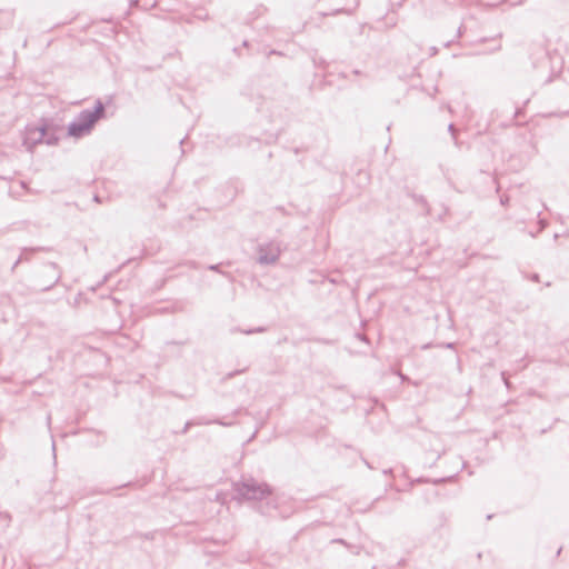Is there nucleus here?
<instances>
[{
    "label": "nucleus",
    "mask_w": 569,
    "mask_h": 569,
    "mask_svg": "<svg viewBox=\"0 0 569 569\" xmlns=\"http://www.w3.org/2000/svg\"><path fill=\"white\" fill-rule=\"evenodd\" d=\"M539 224H540V229H539V231H541V230H543V229L546 228L547 222H546L543 219H540V220H539Z\"/></svg>",
    "instance_id": "17"
},
{
    "label": "nucleus",
    "mask_w": 569,
    "mask_h": 569,
    "mask_svg": "<svg viewBox=\"0 0 569 569\" xmlns=\"http://www.w3.org/2000/svg\"><path fill=\"white\" fill-rule=\"evenodd\" d=\"M501 377H502V380H503V382H505L506 387L509 389V388H510V386H511V383H510V381H509V379H508V377H507V372H506V371H502V372H501Z\"/></svg>",
    "instance_id": "12"
},
{
    "label": "nucleus",
    "mask_w": 569,
    "mask_h": 569,
    "mask_svg": "<svg viewBox=\"0 0 569 569\" xmlns=\"http://www.w3.org/2000/svg\"><path fill=\"white\" fill-rule=\"evenodd\" d=\"M191 426H194L193 420H192V421H188V422L184 425V427H183V429H182V431H181V432H182V433H187V432H188V430H189V428H190Z\"/></svg>",
    "instance_id": "15"
},
{
    "label": "nucleus",
    "mask_w": 569,
    "mask_h": 569,
    "mask_svg": "<svg viewBox=\"0 0 569 569\" xmlns=\"http://www.w3.org/2000/svg\"><path fill=\"white\" fill-rule=\"evenodd\" d=\"M453 347H455V343H452V342L447 343V348H453Z\"/></svg>",
    "instance_id": "20"
},
{
    "label": "nucleus",
    "mask_w": 569,
    "mask_h": 569,
    "mask_svg": "<svg viewBox=\"0 0 569 569\" xmlns=\"http://www.w3.org/2000/svg\"><path fill=\"white\" fill-rule=\"evenodd\" d=\"M58 141V139L54 137V136H49L47 132H46V137H44V143H47L48 146H53L56 144Z\"/></svg>",
    "instance_id": "9"
},
{
    "label": "nucleus",
    "mask_w": 569,
    "mask_h": 569,
    "mask_svg": "<svg viewBox=\"0 0 569 569\" xmlns=\"http://www.w3.org/2000/svg\"><path fill=\"white\" fill-rule=\"evenodd\" d=\"M106 118V106L97 99L93 109H84L68 124V136L80 139L89 136L96 124Z\"/></svg>",
    "instance_id": "1"
},
{
    "label": "nucleus",
    "mask_w": 569,
    "mask_h": 569,
    "mask_svg": "<svg viewBox=\"0 0 569 569\" xmlns=\"http://www.w3.org/2000/svg\"><path fill=\"white\" fill-rule=\"evenodd\" d=\"M232 331H239V329H233ZM264 331H266L264 327H257V328L249 329V330H240V332H242L244 335H252V333L264 332Z\"/></svg>",
    "instance_id": "7"
},
{
    "label": "nucleus",
    "mask_w": 569,
    "mask_h": 569,
    "mask_svg": "<svg viewBox=\"0 0 569 569\" xmlns=\"http://www.w3.org/2000/svg\"><path fill=\"white\" fill-rule=\"evenodd\" d=\"M238 497L244 500H262L271 495V489L267 483H260L250 478L233 485Z\"/></svg>",
    "instance_id": "2"
},
{
    "label": "nucleus",
    "mask_w": 569,
    "mask_h": 569,
    "mask_svg": "<svg viewBox=\"0 0 569 569\" xmlns=\"http://www.w3.org/2000/svg\"><path fill=\"white\" fill-rule=\"evenodd\" d=\"M184 266L193 269L198 268V263L196 261H188L184 263Z\"/></svg>",
    "instance_id": "16"
},
{
    "label": "nucleus",
    "mask_w": 569,
    "mask_h": 569,
    "mask_svg": "<svg viewBox=\"0 0 569 569\" xmlns=\"http://www.w3.org/2000/svg\"><path fill=\"white\" fill-rule=\"evenodd\" d=\"M44 137L46 127L42 126L28 128L23 138V146H26L29 151H32L37 144L43 143Z\"/></svg>",
    "instance_id": "4"
},
{
    "label": "nucleus",
    "mask_w": 569,
    "mask_h": 569,
    "mask_svg": "<svg viewBox=\"0 0 569 569\" xmlns=\"http://www.w3.org/2000/svg\"><path fill=\"white\" fill-rule=\"evenodd\" d=\"M39 250H42V248H23L22 252H21V253H23V261L29 259L27 253L36 252V251H39Z\"/></svg>",
    "instance_id": "10"
},
{
    "label": "nucleus",
    "mask_w": 569,
    "mask_h": 569,
    "mask_svg": "<svg viewBox=\"0 0 569 569\" xmlns=\"http://www.w3.org/2000/svg\"><path fill=\"white\" fill-rule=\"evenodd\" d=\"M23 261V253L20 254V257L16 260V262L13 263L12 268H11V271H14V269L17 268V266L19 263H21Z\"/></svg>",
    "instance_id": "13"
},
{
    "label": "nucleus",
    "mask_w": 569,
    "mask_h": 569,
    "mask_svg": "<svg viewBox=\"0 0 569 569\" xmlns=\"http://www.w3.org/2000/svg\"><path fill=\"white\" fill-rule=\"evenodd\" d=\"M52 450H53V456L56 457V453H54V451H56V443H54V441L52 442Z\"/></svg>",
    "instance_id": "21"
},
{
    "label": "nucleus",
    "mask_w": 569,
    "mask_h": 569,
    "mask_svg": "<svg viewBox=\"0 0 569 569\" xmlns=\"http://www.w3.org/2000/svg\"><path fill=\"white\" fill-rule=\"evenodd\" d=\"M23 261V253L20 254V257L16 260V262L13 263L12 268H11V271H14V269L17 268V266L19 263H21Z\"/></svg>",
    "instance_id": "14"
},
{
    "label": "nucleus",
    "mask_w": 569,
    "mask_h": 569,
    "mask_svg": "<svg viewBox=\"0 0 569 569\" xmlns=\"http://www.w3.org/2000/svg\"><path fill=\"white\" fill-rule=\"evenodd\" d=\"M282 248L281 243L278 241H270L267 243H260L258 246V263L261 266L274 264L280 254Z\"/></svg>",
    "instance_id": "3"
},
{
    "label": "nucleus",
    "mask_w": 569,
    "mask_h": 569,
    "mask_svg": "<svg viewBox=\"0 0 569 569\" xmlns=\"http://www.w3.org/2000/svg\"><path fill=\"white\" fill-rule=\"evenodd\" d=\"M463 30H465L463 26H460V27L458 28V30H457V37H458V38H460V37L462 36Z\"/></svg>",
    "instance_id": "18"
},
{
    "label": "nucleus",
    "mask_w": 569,
    "mask_h": 569,
    "mask_svg": "<svg viewBox=\"0 0 569 569\" xmlns=\"http://www.w3.org/2000/svg\"><path fill=\"white\" fill-rule=\"evenodd\" d=\"M193 423H194V426L210 425V423H218V425H221V426H231L232 425V422H223L220 419L207 420L204 418H197V419L193 420Z\"/></svg>",
    "instance_id": "6"
},
{
    "label": "nucleus",
    "mask_w": 569,
    "mask_h": 569,
    "mask_svg": "<svg viewBox=\"0 0 569 569\" xmlns=\"http://www.w3.org/2000/svg\"><path fill=\"white\" fill-rule=\"evenodd\" d=\"M508 199H501V203L505 204L507 203Z\"/></svg>",
    "instance_id": "25"
},
{
    "label": "nucleus",
    "mask_w": 569,
    "mask_h": 569,
    "mask_svg": "<svg viewBox=\"0 0 569 569\" xmlns=\"http://www.w3.org/2000/svg\"><path fill=\"white\" fill-rule=\"evenodd\" d=\"M391 471H392L391 469H387V470H383V473L389 475V473H391Z\"/></svg>",
    "instance_id": "22"
},
{
    "label": "nucleus",
    "mask_w": 569,
    "mask_h": 569,
    "mask_svg": "<svg viewBox=\"0 0 569 569\" xmlns=\"http://www.w3.org/2000/svg\"><path fill=\"white\" fill-rule=\"evenodd\" d=\"M240 371H234L229 375V377H233L234 375L239 373Z\"/></svg>",
    "instance_id": "23"
},
{
    "label": "nucleus",
    "mask_w": 569,
    "mask_h": 569,
    "mask_svg": "<svg viewBox=\"0 0 569 569\" xmlns=\"http://www.w3.org/2000/svg\"><path fill=\"white\" fill-rule=\"evenodd\" d=\"M353 73L357 76L361 74V72L359 70H353Z\"/></svg>",
    "instance_id": "24"
},
{
    "label": "nucleus",
    "mask_w": 569,
    "mask_h": 569,
    "mask_svg": "<svg viewBox=\"0 0 569 569\" xmlns=\"http://www.w3.org/2000/svg\"><path fill=\"white\" fill-rule=\"evenodd\" d=\"M220 266H221L220 263H217V264H210V266H208V269H209V270H211V271L219 272V273H221V274H223V276H226V277H227V276H229V273L223 272V271H221V270H220Z\"/></svg>",
    "instance_id": "11"
},
{
    "label": "nucleus",
    "mask_w": 569,
    "mask_h": 569,
    "mask_svg": "<svg viewBox=\"0 0 569 569\" xmlns=\"http://www.w3.org/2000/svg\"><path fill=\"white\" fill-rule=\"evenodd\" d=\"M448 131L450 132V134H451V137L453 139L455 144L458 146L459 144L458 139H457L458 130L456 129L453 123H450L448 126Z\"/></svg>",
    "instance_id": "8"
},
{
    "label": "nucleus",
    "mask_w": 569,
    "mask_h": 569,
    "mask_svg": "<svg viewBox=\"0 0 569 569\" xmlns=\"http://www.w3.org/2000/svg\"><path fill=\"white\" fill-rule=\"evenodd\" d=\"M538 278H539V276H538V274H533V276H532V280H533V281H538Z\"/></svg>",
    "instance_id": "19"
},
{
    "label": "nucleus",
    "mask_w": 569,
    "mask_h": 569,
    "mask_svg": "<svg viewBox=\"0 0 569 569\" xmlns=\"http://www.w3.org/2000/svg\"><path fill=\"white\" fill-rule=\"evenodd\" d=\"M46 267L48 270L52 271V274L50 276V283L43 287V290H49L60 280V273L58 272V266L54 262H50Z\"/></svg>",
    "instance_id": "5"
}]
</instances>
